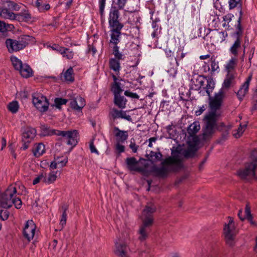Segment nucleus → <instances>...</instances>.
Wrapping results in <instances>:
<instances>
[{"instance_id":"obj_1","label":"nucleus","mask_w":257,"mask_h":257,"mask_svg":"<svg viewBox=\"0 0 257 257\" xmlns=\"http://www.w3.org/2000/svg\"><path fill=\"white\" fill-rule=\"evenodd\" d=\"M220 98L217 97L212 99L209 104L210 109L207 114L204 117V126L203 128L202 140H206L211 137L215 133L216 128V123L220 114L217 113L222 104H220Z\"/></svg>"},{"instance_id":"obj_2","label":"nucleus","mask_w":257,"mask_h":257,"mask_svg":"<svg viewBox=\"0 0 257 257\" xmlns=\"http://www.w3.org/2000/svg\"><path fill=\"white\" fill-rule=\"evenodd\" d=\"M157 206L153 202H148L142 211L143 224L140 227L139 239L145 240L148 236L150 232V227L153 223V213L156 211Z\"/></svg>"},{"instance_id":"obj_3","label":"nucleus","mask_w":257,"mask_h":257,"mask_svg":"<svg viewBox=\"0 0 257 257\" xmlns=\"http://www.w3.org/2000/svg\"><path fill=\"white\" fill-rule=\"evenodd\" d=\"M119 13L118 9L115 6H112L110 10L108 23L111 29L110 43L117 45L119 42V38L121 34V30L124 25L119 22Z\"/></svg>"},{"instance_id":"obj_4","label":"nucleus","mask_w":257,"mask_h":257,"mask_svg":"<svg viewBox=\"0 0 257 257\" xmlns=\"http://www.w3.org/2000/svg\"><path fill=\"white\" fill-rule=\"evenodd\" d=\"M161 164L162 166L160 168L155 165L153 166L151 172L154 173L156 176L162 178L166 177L169 171L165 166H171V170L173 172H177L183 168V164L178 156L169 157L162 162Z\"/></svg>"},{"instance_id":"obj_5","label":"nucleus","mask_w":257,"mask_h":257,"mask_svg":"<svg viewBox=\"0 0 257 257\" xmlns=\"http://www.w3.org/2000/svg\"><path fill=\"white\" fill-rule=\"evenodd\" d=\"M34 39L32 36L24 35L19 37L17 40L7 39L5 44L9 52L12 53L24 49L30 42L34 41Z\"/></svg>"},{"instance_id":"obj_6","label":"nucleus","mask_w":257,"mask_h":257,"mask_svg":"<svg viewBox=\"0 0 257 257\" xmlns=\"http://www.w3.org/2000/svg\"><path fill=\"white\" fill-rule=\"evenodd\" d=\"M17 193L15 186L10 185L3 193L0 194V207L8 209L13 206L14 195Z\"/></svg>"},{"instance_id":"obj_7","label":"nucleus","mask_w":257,"mask_h":257,"mask_svg":"<svg viewBox=\"0 0 257 257\" xmlns=\"http://www.w3.org/2000/svg\"><path fill=\"white\" fill-rule=\"evenodd\" d=\"M57 136L61 137L59 140L68 145L74 147L78 143V132L77 130L67 131L58 130Z\"/></svg>"},{"instance_id":"obj_8","label":"nucleus","mask_w":257,"mask_h":257,"mask_svg":"<svg viewBox=\"0 0 257 257\" xmlns=\"http://www.w3.org/2000/svg\"><path fill=\"white\" fill-rule=\"evenodd\" d=\"M33 103L37 109L41 112L48 110L49 102L46 96L42 93L35 92L32 95Z\"/></svg>"},{"instance_id":"obj_9","label":"nucleus","mask_w":257,"mask_h":257,"mask_svg":"<svg viewBox=\"0 0 257 257\" xmlns=\"http://www.w3.org/2000/svg\"><path fill=\"white\" fill-rule=\"evenodd\" d=\"M256 168L257 163L251 160V161L245 164L243 169H239L236 174L241 180H246L248 176H251L253 177L255 176Z\"/></svg>"},{"instance_id":"obj_10","label":"nucleus","mask_w":257,"mask_h":257,"mask_svg":"<svg viewBox=\"0 0 257 257\" xmlns=\"http://www.w3.org/2000/svg\"><path fill=\"white\" fill-rule=\"evenodd\" d=\"M227 224H225L223 228V233L226 243L229 246L233 245L234 226L233 221L230 217Z\"/></svg>"},{"instance_id":"obj_11","label":"nucleus","mask_w":257,"mask_h":257,"mask_svg":"<svg viewBox=\"0 0 257 257\" xmlns=\"http://www.w3.org/2000/svg\"><path fill=\"white\" fill-rule=\"evenodd\" d=\"M207 84L204 88L206 89V92L207 93L208 96H209V104L210 103L211 101L217 97L219 98H220L221 101L220 104H222L223 102V100L225 97V92L222 89H221L218 93H216L214 95V97H212L211 96L210 93L212 92V90L214 88L215 83L212 78H208L207 80Z\"/></svg>"},{"instance_id":"obj_12","label":"nucleus","mask_w":257,"mask_h":257,"mask_svg":"<svg viewBox=\"0 0 257 257\" xmlns=\"http://www.w3.org/2000/svg\"><path fill=\"white\" fill-rule=\"evenodd\" d=\"M128 249L126 243L123 240L118 239L115 241L114 253L117 257H129Z\"/></svg>"},{"instance_id":"obj_13","label":"nucleus","mask_w":257,"mask_h":257,"mask_svg":"<svg viewBox=\"0 0 257 257\" xmlns=\"http://www.w3.org/2000/svg\"><path fill=\"white\" fill-rule=\"evenodd\" d=\"M36 228V224L32 220H28L26 222L23 229V235L29 241L33 238L35 233Z\"/></svg>"},{"instance_id":"obj_14","label":"nucleus","mask_w":257,"mask_h":257,"mask_svg":"<svg viewBox=\"0 0 257 257\" xmlns=\"http://www.w3.org/2000/svg\"><path fill=\"white\" fill-rule=\"evenodd\" d=\"M178 55L176 57H172L173 64L171 63V65L173 66L171 68H168L167 71L171 75H175L177 73V67L179 65L178 62L183 59L186 55V53H184L182 49H179L177 52Z\"/></svg>"},{"instance_id":"obj_15","label":"nucleus","mask_w":257,"mask_h":257,"mask_svg":"<svg viewBox=\"0 0 257 257\" xmlns=\"http://www.w3.org/2000/svg\"><path fill=\"white\" fill-rule=\"evenodd\" d=\"M252 78V75H249L244 83L240 86L236 93V95L240 101H241L248 90V87Z\"/></svg>"},{"instance_id":"obj_16","label":"nucleus","mask_w":257,"mask_h":257,"mask_svg":"<svg viewBox=\"0 0 257 257\" xmlns=\"http://www.w3.org/2000/svg\"><path fill=\"white\" fill-rule=\"evenodd\" d=\"M68 209L69 205L67 203H63L59 209V211L62 212L59 223L61 228L59 230H61L66 225L67 218V211L68 210Z\"/></svg>"},{"instance_id":"obj_17","label":"nucleus","mask_w":257,"mask_h":257,"mask_svg":"<svg viewBox=\"0 0 257 257\" xmlns=\"http://www.w3.org/2000/svg\"><path fill=\"white\" fill-rule=\"evenodd\" d=\"M125 163L126 168L130 171L138 172V171H141L140 169V167H138L139 161L135 157L127 158L125 159Z\"/></svg>"},{"instance_id":"obj_18","label":"nucleus","mask_w":257,"mask_h":257,"mask_svg":"<svg viewBox=\"0 0 257 257\" xmlns=\"http://www.w3.org/2000/svg\"><path fill=\"white\" fill-rule=\"evenodd\" d=\"M114 131L116 133L115 134L117 143H123L128 138V132L121 131L118 127L115 126Z\"/></svg>"},{"instance_id":"obj_19","label":"nucleus","mask_w":257,"mask_h":257,"mask_svg":"<svg viewBox=\"0 0 257 257\" xmlns=\"http://www.w3.org/2000/svg\"><path fill=\"white\" fill-rule=\"evenodd\" d=\"M40 135L43 137L57 135L58 130L52 129L47 125H41Z\"/></svg>"},{"instance_id":"obj_20","label":"nucleus","mask_w":257,"mask_h":257,"mask_svg":"<svg viewBox=\"0 0 257 257\" xmlns=\"http://www.w3.org/2000/svg\"><path fill=\"white\" fill-rule=\"evenodd\" d=\"M36 130L31 127H27L23 132V139L31 141L36 136Z\"/></svg>"},{"instance_id":"obj_21","label":"nucleus","mask_w":257,"mask_h":257,"mask_svg":"<svg viewBox=\"0 0 257 257\" xmlns=\"http://www.w3.org/2000/svg\"><path fill=\"white\" fill-rule=\"evenodd\" d=\"M127 100L123 96L118 94L114 96L113 102L119 108L123 109L126 107Z\"/></svg>"},{"instance_id":"obj_22","label":"nucleus","mask_w":257,"mask_h":257,"mask_svg":"<svg viewBox=\"0 0 257 257\" xmlns=\"http://www.w3.org/2000/svg\"><path fill=\"white\" fill-rule=\"evenodd\" d=\"M21 76L24 78H29L33 76V71L27 64H24L22 68L19 71Z\"/></svg>"},{"instance_id":"obj_23","label":"nucleus","mask_w":257,"mask_h":257,"mask_svg":"<svg viewBox=\"0 0 257 257\" xmlns=\"http://www.w3.org/2000/svg\"><path fill=\"white\" fill-rule=\"evenodd\" d=\"M241 47V39L235 38V40L230 48V53L234 56L238 55V50Z\"/></svg>"},{"instance_id":"obj_24","label":"nucleus","mask_w":257,"mask_h":257,"mask_svg":"<svg viewBox=\"0 0 257 257\" xmlns=\"http://www.w3.org/2000/svg\"><path fill=\"white\" fill-rule=\"evenodd\" d=\"M146 157L148 158V161L154 163L158 161H161L163 155L160 152L156 153L151 151L150 154L146 155Z\"/></svg>"},{"instance_id":"obj_25","label":"nucleus","mask_w":257,"mask_h":257,"mask_svg":"<svg viewBox=\"0 0 257 257\" xmlns=\"http://www.w3.org/2000/svg\"><path fill=\"white\" fill-rule=\"evenodd\" d=\"M45 152V145L43 143H39L37 144L33 149L34 155L36 157H39L42 155Z\"/></svg>"},{"instance_id":"obj_26","label":"nucleus","mask_w":257,"mask_h":257,"mask_svg":"<svg viewBox=\"0 0 257 257\" xmlns=\"http://www.w3.org/2000/svg\"><path fill=\"white\" fill-rule=\"evenodd\" d=\"M65 81L73 82L74 81V70L72 67H70L64 73Z\"/></svg>"},{"instance_id":"obj_27","label":"nucleus","mask_w":257,"mask_h":257,"mask_svg":"<svg viewBox=\"0 0 257 257\" xmlns=\"http://www.w3.org/2000/svg\"><path fill=\"white\" fill-rule=\"evenodd\" d=\"M200 130V125L197 122H194L189 125L187 128V132L190 136H193Z\"/></svg>"},{"instance_id":"obj_28","label":"nucleus","mask_w":257,"mask_h":257,"mask_svg":"<svg viewBox=\"0 0 257 257\" xmlns=\"http://www.w3.org/2000/svg\"><path fill=\"white\" fill-rule=\"evenodd\" d=\"M109 68L115 72H119L120 66L119 60L115 58H111L109 61Z\"/></svg>"},{"instance_id":"obj_29","label":"nucleus","mask_w":257,"mask_h":257,"mask_svg":"<svg viewBox=\"0 0 257 257\" xmlns=\"http://www.w3.org/2000/svg\"><path fill=\"white\" fill-rule=\"evenodd\" d=\"M111 90L113 92L114 96H116L122 92L120 83H112L111 84Z\"/></svg>"},{"instance_id":"obj_30","label":"nucleus","mask_w":257,"mask_h":257,"mask_svg":"<svg viewBox=\"0 0 257 257\" xmlns=\"http://www.w3.org/2000/svg\"><path fill=\"white\" fill-rule=\"evenodd\" d=\"M236 31L233 34L235 38H239L241 39L243 34V28L241 24L240 18L237 20V24L235 25Z\"/></svg>"},{"instance_id":"obj_31","label":"nucleus","mask_w":257,"mask_h":257,"mask_svg":"<svg viewBox=\"0 0 257 257\" xmlns=\"http://www.w3.org/2000/svg\"><path fill=\"white\" fill-rule=\"evenodd\" d=\"M68 101V100L67 99L61 97H56L54 99V104H53V106H55L58 109L61 110L62 109V105L66 104Z\"/></svg>"},{"instance_id":"obj_32","label":"nucleus","mask_w":257,"mask_h":257,"mask_svg":"<svg viewBox=\"0 0 257 257\" xmlns=\"http://www.w3.org/2000/svg\"><path fill=\"white\" fill-rule=\"evenodd\" d=\"M57 172H52L49 174L48 177H46V174H45L43 182L49 184L53 183L56 180Z\"/></svg>"},{"instance_id":"obj_33","label":"nucleus","mask_w":257,"mask_h":257,"mask_svg":"<svg viewBox=\"0 0 257 257\" xmlns=\"http://www.w3.org/2000/svg\"><path fill=\"white\" fill-rule=\"evenodd\" d=\"M14 26L12 24H8L0 21V32L5 33L10 31L14 29Z\"/></svg>"},{"instance_id":"obj_34","label":"nucleus","mask_w":257,"mask_h":257,"mask_svg":"<svg viewBox=\"0 0 257 257\" xmlns=\"http://www.w3.org/2000/svg\"><path fill=\"white\" fill-rule=\"evenodd\" d=\"M13 16H14V13L10 11L8 8L2 9L0 14V17L2 18L12 20Z\"/></svg>"},{"instance_id":"obj_35","label":"nucleus","mask_w":257,"mask_h":257,"mask_svg":"<svg viewBox=\"0 0 257 257\" xmlns=\"http://www.w3.org/2000/svg\"><path fill=\"white\" fill-rule=\"evenodd\" d=\"M234 76L231 74L228 73L226 76V77L224 80L223 87L225 88H229L230 86L232 81L234 79Z\"/></svg>"},{"instance_id":"obj_36","label":"nucleus","mask_w":257,"mask_h":257,"mask_svg":"<svg viewBox=\"0 0 257 257\" xmlns=\"http://www.w3.org/2000/svg\"><path fill=\"white\" fill-rule=\"evenodd\" d=\"M9 110L13 113H16L18 112L19 108V105L17 101H13L8 105Z\"/></svg>"},{"instance_id":"obj_37","label":"nucleus","mask_w":257,"mask_h":257,"mask_svg":"<svg viewBox=\"0 0 257 257\" xmlns=\"http://www.w3.org/2000/svg\"><path fill=\"white\" fill-rule=\"evenodd\" d=\"M11 61L15 69L20 71L24 65L22 62L16 57H12Z\"/></svg>"},{"instance_id":"obj_38","label":"nucleus","mask_w":257,"mask_h":257,"mask_svg":"<svg viewBox=\"0 0 257 257\" xmlns=\"http://www.w3.org/2000/svg\"><path fill=\"white\" fill-rule=\"evenodd\" d=\"M245 217L250 222V223L254 224V222L252 221V216L251 214L250 207L248 203H247L245 207Z\"/></svg>"},{"instance_id":"obj_39","label":"nucleus","mask_w":257,"mask_h":257,"mask_svg":"<svg viewBox=\"0 0 257 257\" xmlns=\"http://www.w3.org/2000/svg\"><path fill=\"white\" fill-rule=\"evenodd\" d=\"M6 3L7 4V8L9 10L19 11L20 10V6L16 3L11 1H7Z\"/></svg>"},{"instance_id":"obj_40","label":"nucleus","mask_w":257,"mask_h":257,"mask_svg":"<svg viewBox=\"0 0 257 257\" xmlns=\"http://www.w3.org/2000/svg\"><path fill=\"white\" fill-rule=\"evenodd\" d=\"M228 3L230 10L241 7V0H229Z\"/></svg>"},{"instance_id":"obj_41","label":"nucleus","mask_w":257,"mask_h":257,"mask_svg":"<svg viewBox=\"0 0 257 257\" xmlns=\"http://www.w3.org/2000/svg\"><path fill=\"white\" fill-rule=\"evenodd\" d=\"M237 64L236 60L234 58H232L227 64L225 68L228 71V73L233 70Z\"/></svg>"},{"instance_id":"obj_42","label":"nucleus","mask_w":257,"mask_h":257,"mask_svg":"<svg viewBox=\"0 0 257 257\" xmlns=\"http://www.w3.org/2000/svg\"><path fill=\"white\" fill-rule=\"evenodd\" d=\"M20 14L22 15L23 19H24V22H27L30 21L31 20L32 17L31 15L29 13L28 10L25 9L23 10Z\"/></svg>"},{"instance_id":"obj_43","label":"nucleus","mask_w":257,"mask_h":257,"mask_svg":"<svg viewBox=\"0 0 257 257\" xmlns=\"http://www.w3.org/2000/svg\"><path fill=\"white\" fill-rule=\"evenodd\" d=\"M113 54L115 56V59H117L118 60L122 59V55L121 53L119 52V47L117 46V45H114V46L112 48Z\"/></svg>"},{"instance_id":"obj_44","label":"nucleus","mask_w":257,"mask_h":257,"mask_svg":"<svg viewBox=\"0 0 257 257\" xmlns=\"http://www.w3.org/2000/svg\"><path fill=\"white\" fill-rule=\"evenodd\" d=\"M70 107L74 110H77V111H81L79 106H78V103L77 102V100L76 99V97H73V98L71 99V101L70 103Z\"/></svg>"},{"instance_id":"obj_45","label":"nucleus","mask_w":257,"mask_h":257,"mask_svg":"<svg viewBox=\"0 0 257 257\" xmlns=\"http://www.w3.org/2000/svg\"><path fill=\"white\" fill-rule=\"evenodd\" d=\"M10 216V212L7 210H0V219L5 221L8 219Z\"/></svg>"},{"instance_id":"obj_46","label":"nucleus","mask_w":257,"mask_h":257,"mask_svg":"<svg viewBox=\"0 0 257 257\" xmlns=\"http://www.w3.org/2000/svg\"><path fill=\"white\" fill-rule=\"evenodd\" d=\"M105 1L106 0H99V13L101 19L103 18L104 16Z\"/></svg>"},{"instance_id":"obj_47","label":"nucleus","mask_w":257,"mask_h":257,"mask_svg":"<svg viewBox=\"0 0 257 257\" xmlns=\"http://www.w3.org/2000/svg\"><path fill=\"white\" fill-rule=\"evenodd\" d=\"M76 99L78 103V106H79V108H80V110H81L86 104L85 100L84 98L80 96H77Z\"/></svg>"},{"instance_id":"obj_48","label":"nucleus","mask_w":257,"mask_h":257,"mask_svg":"<svg viewBox=\"0 0 257 257\" xmlns=\"http://www.w3.org/2000/svg\"><path fill=\"white\" fill-rule=\"evenodd\" d=\"M122 110H118L116 108H113L112 112H111V116L113 119L117 118H121Z\"/></svg>"},{"instance_id":"obj_49","label":"nucleus","mask_w":257,"mask_h":257,"mask_svg":"<svg viewBox=\"0 0 257 257\" xmlns=\"http://www.w3.org/2000/svg\"><path fill=\"white\" fill-rule=\"evenodd\" d=\"M149 164L148 163H146L144 165V168L143 167H140V169L141 170V171H138L137 172L141 173L143 175L145 176H148L150 175L149 171L147 169V168L148 167Z\"/></svg>"},{"instance_id":"obj_50","label":"nucleus","mask_w":257,"mask_h":257,"mask_svg":"<svg viewBox=\"0 0 257 257\" xmlns=\"http://www.w3.org/2000/svg\"><path fill=\"white\" fill-rule=\"evenodd\" d=\"M196 149H188L185 153L184 156L186 158H193L196 153Z\"/></svg>"},{"instance_id":"obj_51","label":"nucleus","mask_w":257,"mask_h":257,"mask_svg":"<svg viewBox=\"0 0 257 257\" xmlns=\"http://www.w3.org/2000/svg\"><path fill=\"white\" fill-rule=\"evenodd\" d=\"M246 126V124H244L243 125L240 124L237 130V133L235 135V137L236 138L239 137L242 134Z\"/></svg>"},{"instance_id":"obj_52","label":"nucleus","mask_w":257,"mask_h":257,"mask_svg":"<svg viewBox=\"0 0 257 257\" xmlns=\"http://www.w3.org/2000/svg\"><path fill=\"white\" fill-rule=\"evenodd\" d=\"M13 205L14 204L16 208L17 209L21 208L22 205V202L20 198H13Z\"/></svg>"},{"instance_id":"obj_53","label":"nucleus","mask_w":257,"mask_h":257,"mask_svg":"<svg viewBox=\"0 0 257 257\" xmlns=\"http://www.w3.org/2000/svg\"><path fill=\"white\" fill-rule=\"evenodd\" d=\"M228 136V132L227 131H225L223 132L222 134L221 137L217 140L218 143H222L224 142L227 138Z\"/></svg>"},{"instance_id":"obj_54","label":"nucleus","mask_w":257,"mask_h":257,"mask_svg":"<svg viewBox=\"0 0 257 257\" xmlns=\"http://www.w3.org/2000/svg\"><path fill=\"white\" fill-rule=\"evenodd\" d=\"M124 94L128 97L132 98L139 99V96L136 93H133L129 90H126L124 91Z\"/></svg>"},{"instance_id":"obj_55","label":"nucleus","mask_w":257,"mask_h":257,"mask_svg":"<svg viewBox=\"0 0 257 257\" xmlns=\"http://www.w3.org/2000/svg\"><path fill=\"white\" fill-rule=\"evenodd\" d=\"M210 66H211V71L212 72H214L215 71H216L219 68L218 64H217V62H216L215 61V59H213L212 58L211 59Z\"/></svg>"},{"instance_id":"obj_56","label":"nucleus","mask_w":257,"mask_h":257,"mask_svg":"<svg viewBox=\"0 0 257 257\" xmlns=\"http://www.w3.org/2000/svg\"><path fill=\"white\" fill-rule=\"evenodd\" d=\"M44 178V175L42 173L33 180V184L34 185H36V184H38V183H39L41 180H42L43 181Z\"/></svg>"},{"instance_id":"obj_57","label":"nucleus","mask_w":257,"mask_h":257,"mask_svg":"<svg viewBox=\"0 0 257 257\" xmlns=\"http://www.w3.org/2000/svg\"><path fill=\"white\" fill-rule=\"evenodd\" d=\"M12 20H15L21 22H24V19H23L22 15L20 14V13L18 14L14 13V16L13 17Z\"/></svg>"},{"instance_id":"obj_58","label":"nucleus","mask_w":257,"mask_h":257,"mask_svg":"<svg viewBox=\"0 0 257 257\" xmlns=\"http://www.w3.org/2000/svg\"><path fill=\"white\" fill-rule=\"evenodd\" d=\"M130 149L132 150V152L134 153H136L137 152V150L139 147V146L136 145V143L135 142H131V144L129 146Z\"/></svg>"},{"instance_id":"obj_59","label":"nucleus","mask_w":257,"mask_h":257,"mask_svg":"<svg viewBox=\"0 0 257 257\" xmlns=\"http://www.w3.org/2000/svg\"><path fill=\"white\" fill-rule=\"evenodd\" d=\"M121 118L125 119L130 121H132V120L131 116L130 115H127L126 111L122 110L121 111Z\"/></svg>"},{"instance_id":"obj_60","label":"nucleus","mask_w":257,"mask_h":257,"mask_svg":"<svg viewBox=\"0 0 257 257\" xmlns=\"http://www.w3.org/2000/svg\"><path fill=\"white\" fill-rule=\"evenodd\" d=\"M126 3V0H117V5H118L119 9H123Z\"/></svg>"},{"instance_id":"obj_61","label":"nucleus","mask_w":257,"mask_h":257,"mask_svg":"<svg viewBox=\"0 0 257 257\" xmlns=\"http://www.w3.org/2000/svg\"><path fill=\"white\" fill-rule=\"evenodd\" d=\"M22 142H23V146L21 148V149H22L24 150H26L28 148L29 144L31 141H30V140H26L23 139Z\"/></svg>"},{"instance_id":"obj_62","label":"nucleus","mask_w":257,"mask_h":257,"mask_svg":"<svg viewBox=\"0 0 257 257\" xmlns=\"http://www.w3.org/2000/svg\"><path fill=\"white\" fill-rule=\"evenodd\" d=\"M90 150L91 153H96L97 154H98V152L97 150V149L95 148V147L94 145L93 141H92L90 143Z\"/></svg>"},{"instance_id":"obj_63","label":"nucleus","mask_w":257,"mask_h":257,"mask_svg":"<svg viewBox=\"0 0 257 257\" xmlns=\"http://www.w3.org/2000/svg\"><path fill=\"white\" fill-rule=\"evenodd\" d=\"M116 147V150L118 151L119 153H121L124 152V146L120 145V143H117Z\"/></svg>"},{"instance_id":"obj_64","label":"nucleus","mask_w":257,"mask_h":257,"mask_svg":"<svg viewBox=\"0 0 257 257\" xmlns=\"http://www.w3.org/2000/svg\"><path fill=\"white\" fill-rule=\"evenodd\" d=\"M63 57H66L69 59H72L73 57V53L72 51H70L68 49V51H67L66 53L63 55Z\"/></svg>"}]
</instances>
